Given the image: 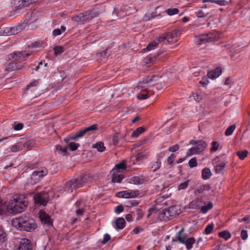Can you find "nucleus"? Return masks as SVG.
Wrapping results in <instances>:
<instances>
[{"mask_svg":"<svg viewBox=\"0 0 250 250\" xmlns=\"http://www.w3.org/2000/svg\"><path fill=\"white\" fill-rule=\"evenodd\" d=\"M159 80V79L156 76L145 78L136 87L138 92L137 98L140 100L147 99L152 93L153 86L157 83Z\"/></svg>","mask_w":250,"mask_h":250,"instance_id":"nucleus-1","label":"nucleus"},{"mask_svg":"<svg viewBox=\"0 0 250 250\" xmlns=\"http://www.w3.org/2000/svg\"><path fill=\"white\" fill-rule=\"evenodd\" d=\"M27 204L22 199L13 198L6 204L0 199V214H6L7 213L17 214L22 212L26 208Z\"/></svg>","mask_w":250,"mask_h":250,"instance_id":"nucleus-2","label":"nucleus"},{"mask_svg":"<svg viewBox=\"0 0 250 250\" xmlns=\"http://www.w3.org/2000/svg\"><path fill=\"white\" fill-rule=\"evenodd\" d=\"M12 226L20 230L31 231L37 228L34 219L27 216H21L12 220Z\"/></svg>","mask_w":250,"mask_h":250,"instance_id":"nucleus-3","label":"nucleus"},{"mask_svg":"<svg viewBox=\"0 0 250 250\" xmlns=\"http://www.w3.org/2000/svg\"><path fill=\"white\" fill-rule=\"evenodd\" d=\"M91 180V177L88 175H85L80 179H72L67 181L63 188L64 191L70 193L73 190L82 187L84 184L88 183Z\"/></svg>","mask_w":250,"mask_h":250,"instance_id":"nucleus-4","label":"nucleus"},{"mask_svg":"<svg viewBox=\"0 0 250 250\" xmlns=\"http://www.w3.org/2000/svg\"><path fill=\"white\" fill-rule=\"evenodd\" d=\"M184 229L182 228L176 234L175 238H172L173 242L179 241L183 244H185L188 250L192 248V245L195 242L193 237L186 238V234L183 233Z\"/></svg>","mask_w":250,"mask_h":250,"instance_id":"nucleus-5","label":"nucleus"},{"mask_svg":"<svg viewBox=\"0 0 250 250\" xmlns=\"http://www.w3.org/2000/svg\"><path fill=\"white\" fill-rule=\"evenodd\" d=\"M180 212L181 210L178 206H172L160 213L163 218H170L179 215Z\"/></svg>","mask_w":250,"mask_h":250,"instance_id":"nucleus-6","label":"nucleus"},{"mask_svg":"<svg viewBox=\"0 0 250 250\" xmlns=\"http://www.w3.org/2000/svg\"><path fill=\"white\" fill-rule=\"evenodd\" d=\"M207 146V144L204 141H199L196 143V146L188 150L187 153V156H190L198 154L204 150Z\"/></svg>","mask_w":250,"mask_h":250,"instance_id":"nucleus-7","label":"nucleus"},{"mask_svg":"<svg viewBox=\"0 0 250 250\" xmlns=\"http://www.w3.org/2000/svg\"><path fill=\"white\" fill-rule=\"evenodd\" d=\"M47 169L45 167L39 168L33 172L31 175V178L34 183H37L41 180L44 176L47 175Z\"/></svg>","mask_w":250,"mask_h":250,"instance_id":"nucleus-8","label":"nucleus"},{"mask_svg":"<svg viewBox=\"0 0 250 250\" xmlns=\"http://www.w3.org/2000/svg\"><path fill=\"white\" fill-rule=\"evenodd\" d=\"M140 194V191L138 190L129 189L118 192L117 196L119 198H130L137 197Z\"/></svg>","mask_w":250,"mask_h":250,"instance_id":"nucleus-9","label":"nucleus"},{"mask_svg":"<svg viewBox=\"0 0 250 250\" xmlns=\"http://www.w3.org/2000/svg\"><path fill=\"white\" fill-rule=\"evenodd\" d=\"M48 196L45 192H40L34 196L35 203L40 205L45 206L48 201Z\"/></svg>","mask_w":250,"mask_h":250,"instance_id":"nucleus-10","label":"nucleus"},{"mask_svg":"<svg viewBox=\"0 0 250 250\" xmlns=\"http://www.w3.org/2000/svg\"><path fill=\"white\" fill-rule=\"evenodd\" d=\"M179 36V31L177 30H175L171 32L168 33L166 36L162 35V36L165 37L164 40H167L168 42L172 43L177 41Z\"/></svg>","mask_w":250,"mask_h":250,"instance_id":"nucleus-11","label":"nucleus"},{"mask_svg":"<svg viewBox=\"0 0 250 250\" xmlns=\"http://www.w3.org/2000/svg\"><path fill=\"white\" fill-rule=\"evenodd\" d=\"M216 39L217 38L215 35L213 33H211L202 35L197 39V40H199L201 41V42L198 43V44L204 43L206 42H212L216 40Z\"/></svg>","mask_w":250,"mask_h":250,"instance_id":"nucleus-12","label":"nucleus"},{"mask_svg":"<svg viewBox=\"0 0 250 250\" xmlns=\"http://www.w3.org/2000/svg\"><path fill=\"white\" fill-rule=\"evenodd\" d=\"M30 241L26 238L21 239L16 250H31Z\"/></svg>","mask_w":250,"mask_h":250,"instance_id":"nucleus-13","label":"nucleus"},{"mask_svg":"<svg viewBox=\"0 0 250 250\" xmlns=\"http://www.w3.org/2000/svg\"><path fill=\"white\" fill-rule=\"evenodd\" d=\"M31 55L30 53H27L26 51L16 52L9 55V59H13L14 60L19 59H24L25 58Z\"/></svg>","mask_w":250,"mask_h":250,"instance_id":"nucleus-14","label":"nucleus"},{"mask_svg":"<svg viewBox=\"0 0 250 250\" xmlns=\"http://www.w3.org/2000/svg\"><path fill=\"white\" fill-rule=\"evenodd\" d=\"M216 158L212 160V163L214 166V170L216 173L223 171L226 167V162L225 161H219L215 163Z\"/></svg>","mask_w":250,"mask_h":250,"instance_id":"nucleus-15","label":"nucleus"},{"mask_svg":"<svg viewBox=\"0 0 250 250\" xmlns=\"http://www.w3.org/2000/svg\"><path fill=\"white\" fill-rule=\"evenodd\" d=\"M92 18L89 14L85 12L84 13H81L77 16H74L72 18L73 20L76 22H81L90 20Z\"/></svg>","mask_w":250,"mask_h":250,"instance_id":"nucleus-16","label":"nucleus"},{"mask_svg":"<svg viewBox=\"0 0 250 250\" xmlns=\"http://www.w3.org/2000/svg\"><path fill=\"white\" fill-rule=\"evenodd\" d=\"M165 37L160 36L159 39L155 40V41L152 42L150 43L147 46V47L145 49V50H147L148 51H150L153 49H154L156 47H157L159 43L162 42L164 41Z\"/></svg>","mask_w":250,"mask_h":250,"instance_id":"nucleus-17","label":"nucleus"},{"mask_svg":"<svg viewBox=\"0 0 250 250\" xmlns=\"http://www.w3.org/2000/svg\"><path fill=\"white\" fill-rule=\"evenodd\" d=\"M203 201V200L202 197H201L199 198H197L192 200L189 203V207L191 208L192 209H199L202 206Z\"/></svg>","mask_w":250,"mask_h":250,"instance_id":"nucleus-18","label":"nucleus"},{"mask_svg":"<svg viewBox=\"0 0 250 250\" xmlns=\"http://www.w3.org/2000/svg\"><path fill=\"white\" fill-rule=\"evenodd\" d=\"M39 217L41 221L44 224H50L51 223L50 216L44 211H40Z\"/></svg>","mask_w":250,"mask_h":250,"instance_id":"nucleus-19","label":"nucleus"},{"mask_svg":"<svg viewBox=\"0 0 250 250\" xmlns=\"http://www.w3.org/2000/svg\"><path fill=\"white\" fill-rule=\"evenodd\" d=\"M221 74V68L220 67H217L214 70L208 72V76L209 78L214 79L219 77Z\"/></svg>","mask_w":250,"mask_h":250,"instance_id":"nucleus-20","label":"nucleus"},{"mask_svg":"<svg viewBox=\"0 0 250 250\" xmlns=\"http://www.w3.org/2000/svg\"><path fill=\"white\" fill-rule=\"evenodd\" d=\"M112 174V181L113 183H121L124 178L122 174H118V172H111Z\"/></svg>","mask_w":250,"mask_h":250,"instance_id":"nucleus-21","label":"nucleus"},{"mask_svg":"<svg viewBox=\"0 0 250 250\" xmlns=\"http://www.w3.org/2000/svg\"><path fill=\"white\" fill-rule=\"evenodd\" d=\"M125 222L124 218H119L115 221L116 229H121L125 227Z\"/></svg>","mask_w":250,"mask_h":250,"instance_id":"nucleus-22","label":"nucleus"},{"mask_svg":"<svg viewBox=\"0 0 250 250\" xmlns=\"http://www.w3.org/2000/svg\"><path fill=\"white\" fill-rule=\"evenodd\" d=\"M22 149V143L18 142L17 144L12 146L10 147V151L12 152H16L21 150Z\"/></svg>","mask_w":250,"mask_h":250,"instance_id":"nucleus-23","label":"nucleus"},{"mask_svg":"<svg viewBox=\"0 0 250 250\" xmlns=\"http://www.w3.org/2000/svg\"><path fill=\"white\" fill-rule=\"evenodd\" d=\"M125 164L124 161H122L121 163L116 164L115 167L112 169L111 172H118L119 169H124L125 168Z\"/></svg>","mask_w":250,"mask_h":250,"instance_id":"nucleus-24","label":"nucleus"},{"mask_svg":"<svg viewBox=\"0 0 250 250\" xmlns=\"http://www.w3.org/2000/svg\"><path fill=\"white\" fill-rule=\"evenodd\" d=\"M211 175L210 170L208 168H205L202 170V178L204 180L208 179Z\"/></svg>","mask_w":250,"mask_h":250,"instance_id":"nucleus-25","label":"nucleus"},{"mask_svg":"<svg viewBox=\"0 0 250 250\" xmlns=\"http://www.w3.org/2000/svg\"><path fill=\"white\" fill-rule=\"evenodd\" d=\"M212 147L210 148L211 152H214L220 150L222 148L220 143L217 141H213L211 143Z\"/></svg>","mask_w":250,"mask_h":250,"instance_id":"nucleus-26","label":"nucleus"},{"mask_svg":"<svg viewBox=\"0 0 250 250\" xmlns=\"http://www.w3.org/2000/svg\"><path fill=\"white\" fill-rule=\"evenodd\" d=\"M86 133H87V132H86V130L85 129V128H84V129L81 130V131H80L77 133H76L75 135L72 136V137L71 138V139L72 140H76L78 138L82 137Z\"/></svg>","mask_w":250,"mask_h":250,"instance_id":"nucleus-27","label":"nucleus"},{"mask_svg":"<svg viewBox=\"0 0 250 250\" xmlns=\"http://www.w3.org/2000/svg\"><path fill=\"white\" fill-rule=\"evenodd\" d=\"M143 180L138 176H134L130 180V183L134 185H140L143 183Z\"/></svg>","mask_w":250,"mask_h":250,"instance_id":"nucleus-28","label":"nucleus"},{"mask_svg":"<svg viewBox=\"0 0 250 250\" xmlns=\"http://www.w3.org/2000/svg\"><path fill=\"white\" fill-rule=\"evenodd\" d=\"M93 147L94 148H96L99 152H103L105 149L104 143L101 142H99L96 144H94L93 145Z\"/></svg>","mask_w":250,"mask_h":250,"instance_id":"nucleus-29","label":"nucleus"},{"mask_svg":"<svg viewBox=\"0 0 250 250\" xmlns=\"http://www.w3.org/2000/svg\"><path fill=\"white\" fill-rule=\"evenodd\" d=\"M210 189V187L209 185H203L200 187H199L196 189V192H197L199 193H203L205 190H209Z\"/></svg>","mask_w":250,"mask_h":250,"instance_id":"nucleus-30","label":"nucleus"},{"mask_svg":"<svg viewBox=\"0 0 250 250\" xmlns=\"http://www.w3.org/2000/svg\"><path fill=\"white\" fill-rule=\"evenodd\" d=\"M218 235L219 237L224 238L226 240H228L231 237L229 232L227 230L221 231L219 233Z\"/></svg>","mask_w":250,"mask_h":250,"instance_id":"nucleus-31","label":"nucleus"},{"mask_svg":"<svg viewBox=\"0 0 250 250\" xmlns=\"http://www.w3.org/2000/svg\"><path fill=\"white\" fill-rule=\"evenodd\" d=\"M213 207V204L212 202H209L208 203V204L206 206H202L201 208L202 212L203 213H206L207 211Z\"/></svg>","mask_w":250,"mask_h":250,"instance_id":"nucleus-32","label":"nucleus"},{"mask_svg":"<svg viewBox=\"0 0 250 250\" xmlns=\"http://www.w3.org/2000/svg\"><path fill=\"white\" fill-rule=\"evenodd\" d=\"M144 131H145L144 128H143V127H139L133 132V133L131 134V137H137L141 133H143Z\"/></svg>","mask_w":250,"mask_h":250,"instance_id":"nucleus-33","label":"nucleus"},{"mask_svg":"<svg viewBox=\"0 0 250 250\" xmlns=\"http://www.w3.org/2000/svg\"><path fill=\"white\" fill-rule=\"evenodd\" d=\"M161 166V162L158 160L155 162H153L151 163V167L153 169V171H155L157 169H159Z\"/></svg>","mask_w":250,"mask_h":250,"instance_id":"nucleus-34","label":"nucleus"},{"mask_svg":"<svg viewBox=\"0 0 250 250\" xmlns=\"http://www.w3.org/2000/svg\"><path fill=\"white\" fill-rule=\"evenodd\" d=\"M66 29L65 27L63 26H62L61 27V29L57 28L55 29L53 31V35L54 36H57L61 35L62 32H64Z\"/></svg>","mask_w":250,"mask_h":250,"instance_id":"nucleus-35","label":"nucleus"},{"mask_svg":"<svg viewBox=\"0 0 250 250\" xmlns=\"http://www.w3.org/2000/svg\"><path fill=\"white\" fill-rule=\"evenodd\" d=\"M235 127L236 126L234 125H232L229 126L225 131V135L227 136L231 135L235 130Z\"/></svg>","mask_w":250,"mask_h":250,"instance_id":"nucleus-36","label":"nucleus"},{"mask_svg":"<svg viewBox=\"0 0 250 250\" xmlns=\"http://www.w3.org/2000/svg\"><path fill=\"white\" fill-rule=\"evenodd\" d=\"M189 182V180H187L185 182H184L182 183H180V184H179L178 185V187H177L178 189L179 190H180L184 189L186 188L188 185Z\"/></svg>","mask_w":250,"mask_h":250,"instance_id":"nucleus-37","label":"nucleus"},{"mask_svg":"<svg viewBox=\"0 0 250 250\" xmlns=\"http://www.w3.org/2000/svg\"><path fill=\"white\" fill-rule=\"evenodd\" d=\"M248 151L246 150L244 151H240L237 152V155L241 159H244L248 155Z\"/></svg>","mask_w":250,"mask_h":250,"instance_id":"nucleus-38","label":"nucleus"},{"mask_svg":"<svg viewBox=\"0 0 250 250\" xmlns=\"http://www.w3.org/2000/svg\"><path fill=\"white\" fill-rule=\"evenodd\" d=\"M167 15L169 16H173L177 14L179 12V10L176 8H169L166 10Z\"/></svg>","mask_w":250,"mask_h":250,"instance_id":"nucleus-39","label":"nucleus"},{"mask_svg":"<svg viewBox=\"0 0 250 250\" xmlns=\"http://www.w3.org/2000/svg\"><path fill=\"white\" fill-rule=\"evenodd\" d=\"M230 2V0H215L214 3L221 6H225L229 4Z\"/></svg>","mask_w":250,"mask_h":250,"instance_id":"nucleus-40","label":"nucleus"},{"mask_svg":"<svg viewBox=\"0 0 250 250\" xmlns=\"http://www.w3.org/2000/svg\"><path fill=\"white\" fill-rule=\"evenodd\" d=\"M54 54L56 56L63 52V48L62 46H56L53 48Z\"/></svg>","mask_w":250,"mask_h":250,"instance_id":"nucleus-41","label":"nucleus"},{"mask_svg":"<svg viewBox=\"0 0 250 250\" xmlns=\"http://www.w3.org/2000/svg\"><path fill=\"white\" fill-rule=\"evenodd\" d=\"M38 83L39 82L37 80L32 81L30 84L27 85V90H28L31 88H32V90H35V87L38 84Z\"/></svg>","mask_w":250,"mask_h":250,"instance_id":"nucleus-42","label":"nucleus"},{"mask_svg":"<svg viewBox=\"0 0 250 250\" xmlns=\"http://www.w3.org/2000/svg\"><path fill=\"white\" fill-rule=\"evenodd\" d=\"M6 239V234L3 229L0 227V242H3Z\"/></svg>","mask_w":250,"mask_h":250,"instance_id":"nucleus-43","label":"nucleus"},{"mask_svg":"<svg viewBox=\"0 0 250 250\" xmlns=\"http://www.w3.org/2000/svg\"><path fill=\"white\" fill-rule=\"evenodd\" d=\"M79 146L80 145L79 144L73 142L70 143L68 145L69 148L72 151L76 150L79 147Z\"/></svg>","mask_w":250,"mask_h":250,"instance_id":"nucleus-44","label":"nucleus"},{"mask_svg":"<svg viewBox=\"0 0 250 250\" xmlns=\"http://www.w3.org/2000/svg\"><path fill=\"white\" fill-rule=\"evenodd\" d=\"M213 229V224H210L208 225L206 227V228L205 229V234H206L207 235L210 234L212 232Z\"/></svg>","mask_w":250,"mask_h":250,"instance_id":"nucleus-45","label":"nucleus"},{"mask_svg":"<svg viewBox=\"0 0 250 250\" xmlns=\"http://www.w3.org/2000/svg\"><path fill=\"white\" fill-rule=\"evenodd\" d=\"M188 165L190 167H194L197 165V160L195 158H193L189 160L188 162Z\"/></svg>","mask_w":250,"mask_h":250,"instance_id":"nucleus-46","label":"nucleus"},{"mask_svg":"<svg viewBox=\"0 0 250 250\" xmlns=\"http://www.w3.org/2000/svg\"><path fill=\"white\" fill-rule=\"evenodd\" d=\"M97 129V125L96 124L92 125L91 126H89L88 127L85 128V129L86 130L87 132H88L89 131L95 130Z\"/></svg>","mask_w":250,"mask_h":250,"instance_id":"nucleus-47","label":"nucleus"},{"mask_svg":"<svg viewBox=\"0 0 250 250\" xmlns=\"http://www.w3.org/2000/svg\"><path fill=\"white\" fill-rule=\"evenodd\" d=\"M194 99L195 101L199 102L202 99V95L198 93H195V94H193V95Z\"/></svg>","mask_w":250,"mask_h":250,"instance_id":"nucleus-48","label":"nucleus"},{"mask_svg":"<svg viewBox=\"0 0 250 250\" xmlns=\"http://www.w3.org/2000/svg\"><path fill=\"white\" fill-rule=\"evenodd\" d=\"M56 149L58 150H60L61 152L63 153V154H65L67 151V147H64L63 148H62L61 146L58 145L56 146Z\"/></svg>","mask_w":250,"mask_h":250,"instance_id":"nucleus-49","label":"nucleus"},{"mask_svg":"<svg viewBox=\"0 0 250 250\" xmlns=\"http://www.w3.org/2000/svg\"><path fill=\"white\" fill-rule=\"evenodd\" d=\"M241 237L243 240H246L247 239L248 235L247 231L246 230H242L241 232Z\"/></svg>","mask_w":250,"mask_h":250,"instance_id":"nucleus-50","label":"nucleus"},{"mask_svg":"<svg viewBox=\"0 0 250 250\" xmlns=\"http://www.w3.org/2000/svg\"><path fill=\"white\" fill-rule=\"evenodd\" d=\"M123 207L121 205L116 206L115 208L114 211L116 213H120L123 210Z\"/></svg>","mask_w":250,"mask_h":250,"instance_id":"nucleus-51","label":"nucleus"},{"mask_svg":"<svg viewBox=\"0 0 250 250\" xmlns=\"http://www.w3.org/2000/svg\"><path fill=\"white\" fill-rule=\"evenodd\" d=\"M179 148V146L178 145H174L171 147H170L168 149L169 151L170 152H175L178 150Z\"/></svg>","mask_w":250,"mask_h":250,"instance_id":"nucleus-52","label":"nucleus"},{"mask_svg":"<svg viewBox=\"0 0 250 250\" xmlns=\"http://www.w3.org/2000/svg\"><path fill=\"white\" fill-rule=\"evenodd\" d=\"M200 83L204 86H206L208 83V81L207 78H203L200 81Z\"/></svg>","mask_w":250,"mask_h":250,"instance_id":"nucleus-53","label":"nucleus"},{"mask_svg":"<svg viewBox=\"0 0 250 250\" xmlns=\"http://www.w3.org/2000/svg\"><path fill=\"white\" fill-rule=\"evenodd\" d=\"M110 239V236L108 234H105L104 236V238L102 241V243L103 244H105L108 241H109Z\"/></svg>","mask_w":250,"mask_h":250,"instance_id":"nucleus-54","label":"nucleus"},{"mask_svg":"<svg viewBox=\"0 0 250 250\" xmlns=\"http://www.w3.org/2000/svg\"><path fill=\"white\" fill-rule=\"evenodd\" d=\"M113 144L114 145H117L119 141V137L118 134L114 135L112 138Z\"/></svg>","mask_w":250,"mask_h":250,"instance_id":"nucleus-55","label":"nucleus"},{"mask_svg":"<svg viewBox=\"0 0 250 250\" xmlns=\"http://www.w3.org/2000/svg\"><path fill=\"white\" fill-rule=\"evenodd\" d=\"M23 127V124L21 123H18L16 125H15L14 128L16 130H20Z\"/></svg>","mask_w":250,"mask_h":250,"instance_id":"nucleus-56","label":"nucleus"},{"mask_svg":"<svg viewBox=\"0 0 250 250\" xmlns=\"http://www.w3.org/2000/svg\"><path fill=\"white\" fill-rule=\"evenodd\" d=\"M153 59L151 56H149L147 57L145 60V62L146 63H152L153 62Z\"/></svg>","mask_w":250,"mask_h":250,"instance_id":"nucleus-57","label":"nucleus"},{"mask_svg":"<svg viewBox=\"0 0 250 250\" xmlns=\"http://www.w3.org/2000/svg\"><path fill=\"white\" fill-rule=\"evenodd\" d=\"M144 157V155L142 153H138L136 156H135V159L137 161H140V160H142L143 158Z\"/></svg>","mask_w":250,"mask_h":250,"instance_id":"nucleus-58","label":"nucleus"},{"mask_svg":"<svg viewBox=\"0 0 250 250\" xmlns=\"http://www.w3.org/2000/svg\"><path fill=\"white\" fill-rule=\"evenodd\" d=\"M196 16L198 18H202L205 16V15L202 10H200L196 12Z\"/></svg>","mask_w":250,"mask_h":250,"instance_id":"nucleus-59","label":"nucleus"},{"mask_svg":"<svg viewBox=\"0 0 250 250\" xmlns=\"http://www.w3.org/2000/svg\"><path fill=\"white\" fill-rule=\"evenodd\" d=\"M157 212V210L155 208H151L149 210L148 213L147 215V217H149L150 215L153 213Z\"/></svg>","mask_w":250,"mask_h":250,"instance_id":"nucleus-60","label":"nucleus"},{"mask_svg":"<svg viewBox=\"0 0 250 250\" xmlns=\"http://www.w3.org/2000/svg\"><path fill=\"white\" fill-rule=\"evenodd\" d=\"M174 159V156L173 154H171L170 156H169L167 159V163L171 165L172 164L173 161Z\"/></svg>","mask_w":250,"mask_h":250,"instance_id":"nucleus-61","label":"nucleus"},{"mask_svg":"<svg viewBox=\"0 0 250 250\" xmlns=\"http://www.w3.org/2000/svg\"><path fill=\"white\" fill-rule=\"evenodd\" d=\"M32 142L30 140H29L26 142L24 144L22 143V146L23 147L26 148L27 149L29 148V146L31 144Z\"/></svg>","mask_w":250,"mask_h":250,"instance_id":"nucleus-62","label":"nucleus"},{"mask_svg":"<svg viewBox=\"0 0 250 250\" xmlns=\"http://www.w3.org/2000/svg\"><path fill=\"white\" fill-rule=\"evenodd\" d=\"M239 221L240 222H243V221H246L248 223H250V216H247L243 218H242L241 220H239Z\"/></svg>","mask_w":250,"mask_h":250,"instance_id":"nucleus-63","label":"nucleus"},{"mask_svg":"<svg viewBox=\"0 0 250 250\" xmlns=\"http://www.w3.org/2000/svg\"><path fill=\"white\" fill-rule=\"evenodd\" d=\"M129 204H130L129 207H132L137 205L139 204V202L137 200H132L129 202Z\"/></svg>","mask_w":250,"mask_h":250,"instance_id":"nucleus-64","label":"nucleus"}]
</instances>
